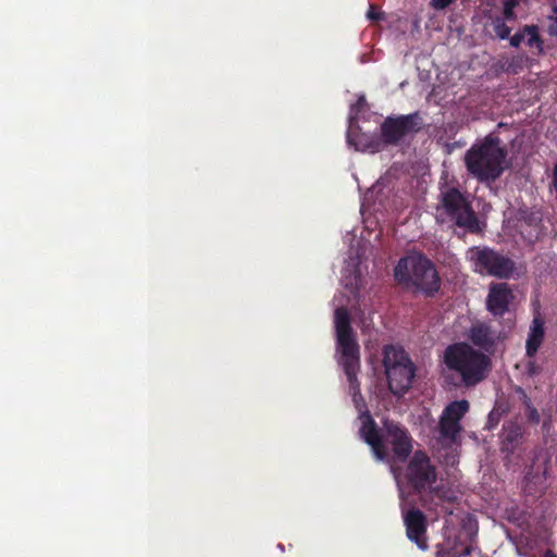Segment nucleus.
<instances>
[{"label":"nucleus","instance_id":"f257e3e1","mask_svg":"<svg viewBox=\"0 0 557 557\" xmlns=\"http://www.w3.org/2000/svg\"><path fill=\"white\" fill-rule=\"evenodd\" d=\"M334 324L338 362L347 376L349 393L361 420L359 434L371 447L375 459L383 460L386 458V451L382 447L379 430L360 393V383L358 381V373L360 371V346L350 324L349 312L345 307L336 308L334 312Z\"/></svg>","mask_w":557,"mask_h":557},{"label":"nucleus","instance_id":"f03ea898","mask_svg":"<svg viewBox=\"0 0 557 557\" xmlns=\"http://www.w3.org/2000/svg\"><path fill=\"white\" fill-rule=\"evenodd\" d=\"M405 478L413 491L420 495L422 506L426 509L431 510L448 499V491L443 484H436V468L424 451H414L406 467Z\"/></svg>","mask_w":557,"mask_h":557},{"label":"nucleus","instance_id":"7ed1b4c3","mask_svg":"<svg viewBox=\"0 0 557 557\" xmlns=\"http://www.w3.org/2000/svg\"><path fill=\"white\" fill-rule=\"evenodd\" d=\"M506 150L500 147V139L486 136L474 144L466 153L468 171L480 182H495L506 169Z\"/></svg>","mask_w":557,"mask_h":557},{"label":"nucleus","instance_id":"20e7f679","mask_svg":"<svg viewBox=\"0 0 557 557\" xmlns=\"http://www.w3.org/2000/svg\"><path fill=\"white\" fill-rule=\"evenodd\" d=\"M445 363L456 371L466 386L483 381L492 368L488 356L465 343L450 345L445 350Z\"/></svg>","mask_w":557,"mask_h":557},{"label":"nucleus","instance_id":"39448f33","mask_svg":"<svg viewBox=\"0 0 557 557\" xmlns=\"http://www.w3.org/2000/svg\"><path fill=\"white\" fill-rule=\"evenodd\" d=\"M395 278L405 288L432 294L440 288V278L432 262L421 255L401 258L394 271Z\"/></svg>","mask_w":557,"mask_h":557},{"label":"nucleus","instance_id":"423d86ee","mask_svg":"<svg viewBox=\"0 0 557 557\" xmlns=\"http://www.w3.org/2000/svg\"><path fill=\"white\" fill-rule=\"evenodd\" d=\"M435 218L440 223H453L469 233L480 231L479 221L470 201L455 187L441 193Z\"/></svg>","mask_w":557,"mask_h":557},{"label":"nucleus","instance_id":"0eeeda50","mask_svg":"<svg viewBox=\"0 0 557 557\" xmlns=\"http://www.w3.org/2000/svg\"><path fill=\"white\" fill-rule=\"evenodd\" d=\"M383 367L389 391L396 396L407 393L416 376V367L407 352L401 347L385 346Z\"/></svg>","mask_w":557,"mask_h":557},{"label":"nucleus","instance_id":"6e6552de","mask_svg":"<svg viewBox=\"0 0 557 557\" xmlns=\"http://www.w3.org/2000/svg\"><path fill=\"white\" fill-rule=\"evenodd\" d=\"M470 405L466 399L449 403L443 410L438 424L433 430L434 447L450 448L458 443L462 430L460 420L469 411Z\"/></svg>","mask_w":557,"mask_h":557},{"label":"nucleus","instance_id":"1a4fd4ad","mask_svg":"<svg viewBox=\"0 0 557 557\" xmlns=\"http://www.w3.org/2000/svg\"><path fill=\"white\" fill-rule=\"evenodd\" d=\"M382 434L379 433L382 447L386 451V458L382 461L403 462L412 451V438L408 431L399 423L391 420L383 422Z\"/></svg>","mask_w":557,"mask_h":557},{"label":"nucleus","instance_id":"9d476101","mask_svg":"<svg viewBox=\"0 0 557 557\" xmlns=\"http://www.w3.org/2000/svg\"><path fill=\"white\" fill-rule=\"evenodd\" d=\"M468 259L475 272L480 274L509 277L515 270V262L487 247H472L468 250Z\"/></svg>","mask_w":557,"mask_h":557},{"label":"nucleus","instance_id":"9b49d317","mask_svg":"<svg viewBox=\"0 0 557 557\" xmlns=\"http://www.w3.org/2000/svg\"><path fill=\"white\" fill-rule=\"evenodd\" d=\"M420 129V116L418 113L387 117L381 127L383 140L386 144H397L406 135Z\"/></svg>","mask_w":557,"mask_h":557},{"label":"nucleus","instance_id":"f8f14e48","mask_svg":"<svg viewBox=\"0 0 557 557\" xmlns=\"http://www.w3.org/2000/svg\"><path fill=\"white\" fill-rule=\"evenodd\" d=\"M404 521L408 539L414 542L419 548L426 549V521L423 512L419 509H411L404 516Z\"/></svg>","mask_w":557,"mask_h":557},{"label":"nucleus","instance_id":"ddd939ff","mask_svg":"<svg viewBox=\"0 0 557 557\" xmlns=\"http://www.w3.org/2000/svg\"><path fill=\"white\" fill-rule=\"evenodd\" d=\"M524 431L521 424L516 421H508L503 425L500 435L502 451L506 454V459L520 447L523 442Z\"/></svg>","mask_w":557,"mask_h":557},{"label":"nucleus","instance_id":"4468645a","mask_svg":"<svg viewBox=\"0 0 557 557\" xmlns=\"http://www.w3.org/2000/svg\"><path fill=\"white\" fill-rule=\"evenodd\" d=\"M512 298L507 284H493L486 299L487 309L494 315H503L508 310V305Z\"/></svg>","mask_w":557,"mask_h":557},{"label":"nucleus","instance_id":"2eb2a0df","mask_svg":"<svg viewBox=\"0 0 557 557\" xmlns=\"http://www.w3.org/2000/svg\"><path fill=\"white\" fill-rule=\"evenodd\" d=\"M342 286L356 300L360 298V290L363 286L361 273L355 260L348 262L342 272Z\"/></svg>","mask_w":557,"mask_h":557},{"label":"nucleus","instance_id":"dca6fc26","mask_svg":"<svg viewBox=\"0 0 557 557\" xmlns=\"http://www.w3.org/2000/svg\"><path fill=\"white\" fill-rule=\"evenodd\" d=\"M544 334V321L537 314L533 318L529 329V334L525 343V352L528 357L532 358L535 356L540 346L543 343Z\"/></svg>","mask_w":557,"mask_h":557},{"label":"nucleus","instance_id":"f3484780","mask_svg":"<svg viewBox=\"0 0 557 557\" xmlns=\"http://www.w3.org/2000/svg\"><path fill=\"white\" fill-rule=\"evenodd\" d=\"M470 339L478 346L488 347L493 345V335L486 324L479 323L471 327Z\"/></svg>","mask_w":557,"mask_h":557},{"label":"nucleus","instance_id":"a211bd4d","mask_svg":"<svg viewBox=\"0 0 557 557\" xmlns=\"http://www.w3.org/2000/svg\"><path fill=\"white\" fill-rule=\"evenodd\" d=\"M530 47L536 46L540 52L543 51V41L539 36V28L535 25L524 26V38Z\"/></svg>","mask_w":557,"mask_h":557},{"label":"nucleus","instance_id":"6ab92c4d","mask_svg":"<svg viewBox=\"0 0 557 557\" xmlns=\"http://www.w3.org/2000/svg\"><path fill=\"white\" fill-rule=\"evenodd\" d=\"M518 392L521 394L523 403L525 405V414L530 422L534 424L540 423V413L535 407H533L531 399L528 397L525 392L522 388H518Z\"/></svg>","mask_w":557,"mask_h":557},{"label":"nucleus","instance_id":"aec40b11","mask_svg":"<svg viewBox=\"0 0 557 557\" xmlns=\"http://www.w3.org/2000/svg\"><path fill=\"white\" fill-rule=\"evenodd\" d=\"M506 21L507 20H505L500 16H496L492 20L493 29L499 39L509 38L511 28L506 25Z\"/></svg>","mask_w":557,"mask_h":557},{"label":"nucleus","instance_id":"412c9836","mask_svg":"<svg viewBox=\"0 0 557 557\" xmlns=\"http://www.w3.org/2000/svg\"><path fill=\"white\" fill-rule=\"evenodd\" d=\"M520 0H505L503 8V18L507 21H515L517 15L515 13V9L519 5Z\"/></svg>","mask_w":557,"mask_h":557},{"label":"nucleus","instance_id":"4be33fe9","mask_svg":"<svg viewBox=\"0 0 557 557\" xmlns=\"http://www.w3.org/2000/svg\"><path fill=\"white\" fill-rule=\"evenodd\" d=\"M547 32L550 36L557 37V5L553 7L552 15L548 16Z\"/></svg>","mask_w":557,"mask_h":557},{"label":"nucleus","instance_id":"5701e85b","mask_svg":"<svg viewBox=\"0 0 557 557\" xmlns=\"http://www.w3.org/2000/svg\"><path fill=\"white\" fill-rule=\"evenodd\" d=\"M525 480L528 483L534 482V484H542L545 480V470L541 474H533L531 471H528L525 474Z\"/></svg>","mask_w":557,"mask_h":557},{"label":"nucleus","instance_id":"b1692460","mask_svg":"<svg viewBox=\"0 0 557 557\" xmlns=\"http://www.w3.org/2000/svg\"><path fill=\"white\" fill-rule=\"evenodd\" d=\"M367 18L370 21H381L384 18V13L376 10L373 4H370L367 12Z\"/></svg>","mask_w":557,"mask_h":557},{"label":"nucleus","instance_id":"393cba45","mask_svg":"<svg viewBox=\"0 0 557 557\" xmlns=\"http://www.w3.org/2000/svg\"><path fill=\"white\" fill-rule=\"evenodd\" d=\"M454 0H431L430 4L435 10H444L449 7Z\"/></svg>","mask_w":557,"mask_h":557},{"label":"nucleus","instance_id":"a878e982","mask_svg":"<svg viewBox=\"0 0 557 557\" xmlns=\"http://www.w3.org/2000/svg\"><path fill=\"white\" fill-rule=\"evenodd\" d=\"M524 40V29L521 33H516L512 37H510V46L517 48Z\"/></svg>","mask_w":557,"mask_h":557},{"label":"nucleus","instance_id":"bb28decb","mask_svg":"<svg viewBox=\"0 0 557 557\" xmlns=\"http://www.w3.org/2000/svg\"><path fill=\"white\" fill-rule=\"evenodd\" d=\"M527 373L530 376H534L540 373V367L536 364L535 361H529L527 363Z\"/></svg>","mask_w":557,"mask_h":557},{"label":"nucleus","instance_id":"cd10ccee","mask_svg":"<svg viewBox=\"0 0 557 557\" xmlns=\"http://www.w3.org/2000/svg\"><path fill=\"white\" fill-rule=\"evenodd\" d=\"M498 420H499V413L495 410H493L490 414H488V420H487V424H488V428H494L497 423H498Z\"/></svg>","mask_w":557,"mask_h":557},{"label":"nucleus","instance_id":"c85d7f7f","mask_svg":"<svg viewBox=\"0 0 557 557\" xmlns=\"http://www.w3.org/2000/svg\"><path fill=\"white\" fill-rule=\"evenodd\" d=\"M553 185H554L555 190L557 191V164H556V165H555V168H554V173H553Z\"/></svg>","mask_w":557,"mask_h":557},{"label":"nucleus","instance_id":"c756f323","mask_svg":"<svg viewBox=\"0 0 557 557\" xmlns=\"http://www.w3.org/2000/svg\"><path fill=\"white\" fill-rule=\"evenodd\" d=\"M471 552H472V547H471V546H467V547L463 549L462 555L468 556V555H470V554H471Z\"/></svg>","mask_w":557,"mask_h":557},{"label":"nucleus","instance_id":"7c9ffc66","mask_svg":"<svg viewBox=\"0 0 557 557\" xmlns=\"http://www.w3.org/2000/svg\"><path fill=\"white\" fill-rule=\"evenodd\" d=\"M364 102H366L364 97H360V98H359V100H358V102H357V104H358V106H361V104H363Z\"/></svg>","mask_w":557,"mask_h":557},{"label":"nucleus","instance_id":"2f4dec72","mask_svg":"<svg viewBox=\"0 0 557 557\" xmlns=\"http://www.w3.org/2000/svg\"><path fill=\"white\" fill-rule=\"evenodd\" d=\"M544 557H556L554 554H552L550 552H547Z\"/></svg>","mask_w":557,"mask_h":557},{"label":"nucleus","instance_id":"473e14b6","mask_svg":"<svg viewBox=\"0 0 557 557\" xmlns=\"http://www.w3.org/2000/svg\"><path fill=\"white\" fill-rule=\"evenodd\" d=\"M510 67H511V65L509 64L505 70H506L507 72H509V71H510Z\"/></svg>","mask_w":557,"mask_h":557}]
</instances>
